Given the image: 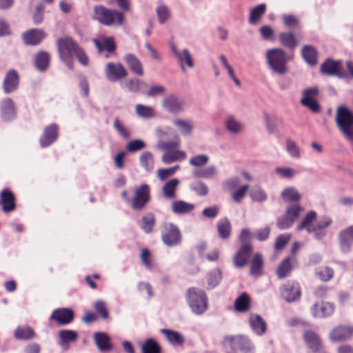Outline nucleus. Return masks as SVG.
<instances>
[{"mask_svg":"<svg viewBox=\"0 0 353 353\" xmlns=\"http://www.w3.org/2000/svg\"><path fill=\"white\" fill-rule=\"evenodd\" d=\"M57 47L60 59L70 68H73V57H76L79 62L86 66L89 58L85 51L70 37L59 38L57 40Z\"/></svg>","mask_w":353,"mask_h":353,"instance_id":"f257e3e1","label":"nucleus"},{"mask_svg":"<svg viewBox=\"0 0 353 353\" xmlns=\"http://www.w3.org/2000/svg\"><path fill=\"white\" fill-rule=\"evenodd\" d=\"M336 125L343 137L353 143V112L343 105L336 110Z\"/></svg>","mask_w":353,"mask_h":353,"instance_id":"f03ea898","label":"nucleus"},{"mask_svg":"<svg viewBox=\"0 0 353 353\" xmlns=\"http://www.w3.org/2000/svg\"><path fill=\"white\" fill-rule=\"evenodd\" d=\"M269 68L279 75H284L288 72V62L290 58L285 51L279 48L269 49L265 54Z\"/></svg>","mask_w":353,"mask_h":353,"instance_id":"7ed1b4c3","label":"nucleus"},{"mask_svg":"<svg viewBox=\"0 0 353 353\" xmlns=\"http://www.w3.org/2000/svg\"><path fill=\"white\" fill-rule=\"evenodd\" d=\"M186 301L192 312L197 315L203 314L208 307V298L204 290L192 287L187 290Z\"/></svg>","mask_w":353,"mask_h":353,"instance_id":"20e7f679","label":"nucleus"},{"mask_svg":"<svg viewBox=\"0 0 353 353\" xmlns=\"http://www.w3.org/2000/svg\"><path fill=\"white\" fill-rule=\"evenodd\" d=\"M92 19L106 26H118L123 24L124 16L118 10H111L99 5L94 7Z\"/></svg>","mask_w":353,"mask_h":353,"instance_id":"39448f33","label":"nucleus"},{"mask_svg":"<svg viewBox=\"0 0 353 353\" xmlns=\"http://www.w3.org/2000/svg\"><path fill=\"white\" fill-rule=\"evenodd\" d=\"M163 243L168 247L179 245L182 241V234L179 228L172 223H165L161 232Z\"/></svg>","mask_w":353,"mask_h":353,"instance_id":"423d86ee","label":"nucleus"},{"mask_svg":"<svg viewBox=\"0 0 353 353\" xmlns=\"http://www.w3.org/2000/svg\"><path fill=\"white\" fill-rule=\"evenodd\" d=\"M223 345L234 352L240 350L243 353H252L254 350L252 342L242 336H226L223 341Z\"/></svg>","mask_w":353,"mask_h":353,"instance_id":"0eeeda50","label":"nucleus"},{"mask_svg":"<svg viewBox=\"0 0 353 353\" xmlns=\"http://www.w3.org/2000/svg\"><path fill=\"white\" fill-rule=\"evenodd\" d=\"M150 200V188L142 184L134 189L133 197L130 199L131 208L134 210H141Z\"/></svg>","mask_w":353,"mask_h":353,"instance_id":"6e6552de","label":"nucleus"},{"mask_svg":"<svg viewBox=\"0 0 353 353\" xmlns=\"http://www.w3.org/2000/svg\"><path fill=\"white\" fill-rule=\"evenodd\" d=\"M321 72L327 76L347 78L348 74L340 61L327 59L321 65Z\"/></svg>","mask_w":353,"mask_h":353,"instance_id":"1a4fd4ad","label":"nucleus"},{"mask_svg":"<svg viewBox=\"0 0 353 353\" xmlns=\"http://www.w3.org/2000/svg\"><path fill=\"white\" fill-rule=\"evenodd\" d=\"M104 72L108 81L116 82L125 78L128 72L121 63H108L104 68Z\"/></svg>","mask_w":353,"mask_h":353,"instance_id":"9d476101","label":"nucleus"},{"mask_svg":"<svg viewBox=\"0 0 353 353\" xmlns=\"http://www.w3.org/2000/svg\"><path fill=\"white\" fill-rule=\"evenodd\" d=\"M92 41L99 53L107 52L104 54L105 59H108L110 54H116L117 45L114 37L102 36L99 39H93Z\"/></svg>","mask_w":353,"mask_h":353,"instance_id":"9b49d317","label":"nucleus"},{"mask_svg":"<svg viewBox=\"0 0 353 353\" xmlns=\"http://www.w3.org/2000/svg\"><path fill=\"white\" fill-rule=\"evenodd\" d=\"M302 337L307 347L311 350V353L321 350L324 347L319 334L312 330H305Z\"/></svg>","mask_w":353,"mask_h":353,"instance_id":"f8f14e48","label":"nucleus"},{"mask_svg":"<svg viewBox=\"0 0 353 353\" xmlns=\"http://www.w3.org/2000/svg\"><path fill=\"white\" fill-rule=\"evenodd\" d=\"M303 97L301 100V103L308 108L313 112H319L321 110L320 105L314 99L319 94L318 88L315 87L307 88L303 91Z\"/></svg>","mask_w":353,"mask_h":353,"instance_id":"ddd939ff","label":"nucleus"},{"mask_svg":"<svg viewBox=\"0 0 353 353\" xmlns=\"http://www.w3.org/2000/svg\"><path fill=\"white\" fill-rule=\"evenodd\" d=\"M252 252L253 247L251 244L241 245L233 257L234 265L237 268H244L248 263Z\"/></svg>","mask_w":353,"mask_h":353,"instance_id":"4468645a","label":"nucleus"},{"mask_svg":"<svg viewBox=\"0 0 353 353\" xmlns=\"http://www.w3.org/2000/svg\"><path fill=\"white\" fill-rule=\"evenodd\" d=\"M282 297L288 302L298 300L301 295L300 285L298 282L292 281L284 284L281 290Z\"/></svg>","mask_w":353,"mask_h":353,"instance_id":"2eb2a0df","label":"nucleus"},{"mask_svg":"<svg viewBox=\"0 0 353 353\" xmlns=\"http://www.w3.org/2000/svg\"><path fill=\"white\" fill-rule=\"evenodd\" d=\"M0 207L5 213H9L15 210L17 208L16 197L10 190L5 188L1 191Z\"/></svg>","mask_w":353,"mask_h":353,"instance_id":"dca6fc26","label":"nucleus"},{"mask_svg":"<svg viewBox=\"0 0 353 353\" xmlns=\"http://www.w3.org/2000/svg\"><path fill=\"white\" fill-rule=\"evenodd\" d=\"M353 336V325H339L330 334V339L334 342L347 341Z\"/></svg>","mask_w":353,"mask_h":353,"instance_id":"f3484780","label":"nucleus"},{"mask_svg":"<svg viewBox=\"0 0 353 353\" xmlns=\"http://www.w3.org/2000/svg\"><path fill=\"white\" fill-rule=\"evenodd\" d=\"M58 137L59 126L55 123H52L45 128L43 134L40 137L39 144L41 148L48 147L56 141Z\"/></svg>","mask_w":353,"mask_h":353,"instance_id":"a211bd4d","label":"nucleus"},{"mask_svg":"<svg viewBox=\"0 0 353 353\" xmlns=\"http://www.w3.org/2000/svg\"><path fill=\"white\" fill-rule=\"evenodd\" d=\"M46 33L41 29H30L22 34V40L28 46H37L46 37Z\"/></svg>","mask_w":353,"mask_h":353,"instance_id":"6ab92c4d","label":"nucleus"},{"mask_svg":"<svg viewBox=\"0 0 353 353\" xmlns=\"http://www.w3.org/2000/svg\"><path fill=\"white\" fill-rule=\"evenodd\" d=\"M297 259L296 256H290L285 258L279 264L276 270V276L279 279L288 277L294 266L297 265Z\"/></svg>","mask_w":353,"mask_h":353,"instance_id":"aec40b11","label":"nucleus"},{"mask_svg":"<svg viewBox=\"0 0 353 353\" xmlns=\"http://www.w3.org/2000/svg\"><path fill=\"white\" fill-rule=\"evenodd\" d=\"M339 241L341 250L348 252L353 244V225L342 230L339 234Z\"/></svg>","mask_w":353,"mask_h":353,"instance_id":"412c9836","label":"nucleus"},{"mask_svg":"<svg viewBox=\"0 0 353 353\" xmlns=\"http://www.w3.org/2000/svg\"><path fill=\"white\" fill-rule=\"evenodd\" d=\"M162 106L168 112L176 114L183 110V101L176 96L168 95L163 99Z\"/></svg>","mask_w":353,"mask_h":353,"instance_id":"4be33fe9","label":"nucleus"},{"mask_svg":"<svg viewBox=\"0 0 353 353\" xmlns=\"http://www.w3.org/2000/svg\"><path fill=\"white\" fill-rule=\"evenodd\" d=\"M50 319L55 321L59 325H67L73 321L74 313L69 308L56 309L52 312Z\"/></svg>","mask_w":353,"mask_h":353,"instance_id":"5701e85b","label":"nucleus"},{"mask_svg":"<svg viewBox=\"0 0 353 353\" xmlns=\"http://www.w3.org/2000/svg\"><path fill=\"white\" fill-rule=\"evenodd\" d=\"M19 84V76L14 70H10L6 74L3 81V89L6 94L16 90Z\"/></svg>","mask_w":353,"mask_h":353,"instance_id":"b1692460","label":"nucleus"},{"mask_svg":"<svg viewBox=\"0 0 353 353\" xmlns=\"http://www.w3.org/2000/svg\"><path fill=\"white\" fill-rule=\"evenodd\" d=\"M170 48L178 59L181 69L185 70L184 65L186 64L189 68H192L194 65L193 59L190 51L188 49H184L182 52L178 51L174 43L170 44Z\"/></svg>","mask_w":353,"mask_h":353,"instance_id":"393cba45","label":"nucleus"},{"mask_svg":"<svg viewBox=\"0 0 353 353\" xmlns=\"http://www.w3.org/2000/svg\"><path fill=\"white\" fill-rule=\"evenodd\" d=\"M317 214L314 210L307 212L301 222L297 226V230L301 231L305 230L308 233H313L314 230L315 223L316 221Z\"/></svg>","mask_w":353,"mask_h":353,"instance_id":"a878e982","label":"nucleus"},{"mask_svg":"<svg viewBox=\"0 0 353 353\" xmlns=\"http://www.w3.org/2000/svg\"><path fill=\"white\" fill-rule=\"evenodd\" d=\"M0 114L2 119L5 121H10L15 117L14 103L10 98H6L1 101Z\"/></svg>","mask_w":353,"mask_h":353,"instance_id":"bb28decb","label":"nucleus"},{"mask_svg":"<svg viewBox=\"0 0 353 353\" xmlns=\"http://www.w3.org/2000/svg\"><path fill=\"white\" fill-rule=\"evenodd\" d=\"M123 60L132 72L140 77L143 75V65L137 57L128 53L124 56Z\"/></svg>","mask_w":353,"mask_h":353,"instance_id":"cd10ccee","label":"nucleus"},{"mask_svg":"<svg viewBox=\"0 0 353 353\" xmlns=\"http://www.w3.org/2000/svg\"><path fill=\"white\" fill-rule=\"evenodd\" d=\"M250 325L257 335H263L267 330V324L264 319L259 314H252L249 318Z\"/></svg>","mask_w":353,"mask_h":353,"instance_id":"c85d7f7f","label":"nucleus"},{"mask_svg":"<svg viewBox=\"0 0 353 353\" xmlns=\"http://www.w3.org/2000/svg\"><path fill=\"white\" fill-rule=\"evenodd\" d=\"M234 310L240 313H245L251 308V298L247 292H243L234 301Z\"/></svg>","mask_w":353,"mask_h":353,"instance_id":"c756f323","label":"nucleus"},{"mask_svg":"<svg viewBox=\"0 0 353 353\" xmlns=\"http://www.w3.org/2000/svg\"><path fill=\"white\" fill-rule=\"evenodd\" d=\"M334 307L333 304L325 302L323 303L321 306L314 304L312 307V312L314 317L323 318L327 317L333 314Z\"/></svg>","mask_w":353,"mask_h":353,"instance_id":"7c9ffc66","label":"nucleus"},{"mask_svg":"<svg viewBox=\"0 0 353 353\" xmlns=\"http://www.w3.org/2000/svg\"><path fill=\"white\" fill-rule=\"evenodd\" d=\"M332 223V219L330 216H323L315 223L314 236L317 239H322L326 235L325 230Z\"/></svg>","mask_w":353,"mask_h":353,"instance_id":"2f4dec72","label":"nucleus"},{"mask_svg":"<svg viewBox=\"0 0 353 353\" xmlns=\"http://www.w3.org/2000/svg\"><path fill=\"white\" fill-rule=\"evenodd\" d=\"M332 223V219L330 216H323L315 223L314 236L317 239H322L326 235L325 230Z\"/></svg>","mask_w":353,"mask_h":353,"instance_id":"473e14b6","label":"nucleus"},{"mask_svg":"<svg viewBox=\"0 0 353 353\" xmlns=\"http://www.w3.org/2000/svg\"><path fill=\"white\" fill-rule=\"evenodd\" d=\"M195 208L192 203L182 200L174 201L171 205L172 212L177 214H185L192 212Z\"/></svg>","mask_w":353,"mask_h":353,"instance_id":"72a5a7b5","label":"nucleus"},{"mask_svg":"<svg viewBox=\"0 0 353 353\" xmlns=\"http://www.w3.org/2000/svg\"><path fill=\"white\" fill-rule=\"evenodd\" d=\"M301 56L304 61L310 65H315L317 63L318 52L312 46L305 45L301 50Z\"/></svg>","mask_w":353,"mask_h":353,"instance_id":"f704fd0d","label":"nucleus"},{"mask_svg":"<svg viewBox=\"0 0 353 353\" xmlns=\"http://www.w3.org/2000/svg\"><path fill=\"white\" fill-rule=\"evenodd\" d=\"M279 39L282 46L290 50H294L299 43L292 32H282L279 35Z\"/></svg>","mask_w":353,"mask_h":353,"instance_id":"c9c22d12","label":"nucleus"},{"mask_svg":"<svg viewBox=\"0 0 353 353\" xmlns=\"http://www.w3.org/2000/svg\"><path fill=\"white\" fill-rule=\"evenodd\" d=\"M94 341L99 350L102 352L110 351L112 346L108 335L104 332H97L94 334Z\"/></svg>","mask_w":353,"mask_h":353,"instance_id":"e433bc0d","label":"nucleus"},{"mask_svg":"<svg viewBox=\"0 0 353 353\" xmlns=\"http://www.w3.org/2000/svg\"><path fill=\"white\" fill-rule=\"evenodd\" d=\"M179 184L177 179H172L168 181L162 188L163 196L166 199H173L176 196V190Z\"/></svg>","mask_w":353,"mask_h":353,"instance_id":"4c0bfd02","label":"nucleus"},{"mask_svg":"<svg viewBox=\"0 0 353 353\" xmlns=\"http://www.w3.org/2000/svg\"><path fill=\"white\" fill-rule=\"evenodd\" d=\"M187 154L183 151L179 150H170L165 151L163 157L162 161L165 164H170L173 162L183 160L186 158Z\"/></svg>","mask_w":353,"mask_h":353,"instance_id":"58836bf2","label":"nucleus"},{"mask_svg":"<svg viewBox=\"0 0 353 353\" xmlns=\"http://www.w3.org/2000/svg\"><path fill=\"white\" fill-rule=\"evenodd\" d=\"M36 334L29 326H19L14 332V336L17 340H30L35 337Z\"/></svg>","mask_w":353,"mask_h":353,"instance_id":"ea45409f","label":"nucleus"},{"mask_svg":"<svg viewBox=\"0 0 353 353\" xmlns=\"http://www.w3.org/2000/svg\"><path fill=\"white\" fill-rule=\"evenodd\" d=\"M50 55L46 51L38 52L34 57L36 68L40 71H45L49 65Z\"/></svg>","mask_w":353,"mask_h":353,"instance_id":"a19ab883","label":"nucleus"},{"mask_svg":"<svg viewBox=\"0 0 353 353\" xmlns=\"http://www.w3.org/2000/svg\"><path fill=\"white\" fill-rule=\"evenodd\" d=\"M216 228L219 235L222 239H228L230 238L232 232V225L227 218L220 219L216 224Z\"/></svg>","mask_w":353,"mask_h":353,"instance_id":"79ce46f5","label":"nucleus"},{"mask_svg":"<svg viewBox=\"0 0 353 353\" xmlns=\"http://www.w3.org/2000/svg\"><path fill=\"white\" fill-rule=\"evenodd\" d=\"M59 342L61 347H65L69 343L74 342L78 337L77 332L70 330H62L59 332Z\"/></svg>","mask_w":353,"mask_h":353,"instance_id":"37998d69","label":"nucleus"},{"mask_svg":"<svg viewBox=\"0 0 353 353\" xmlns=\"http://www.w3.org/2000/svg\"><path fill=\"white\" fill-rule=\"evenodd\" d=\"M263 260L260 253H256L251 261L250 275L259 276L262 273Z\"/></svg>","mask_w":353,"mask_h":353,"instance_id":"c03bdc74","label":"nucleus"},{"mask_svg":"<svg viewBox=\"0 0 353 353\" xmlns=\"http://www.w3.org/2000/svg\"><path fill=\"white\" fill-rule=\"evenodd\" d=\"M156 219L154 214L149 212L142 216L141 228L145 233L150 234L153 231Z\"/></svg>","mask_w":353,"mask_h":353,"instance_id":"a18cd8bd","label":"nucleus"},{"mask_svg":"<svg viewBox=\"0 0 353 353\" xmlns=\"http://www.w3.org/2000/svg\"><path fill=\"white\" fill-rule=\"evenodd\" d=\"M265 10L266 5L265 3H261L252 8L249 15V23L250 24L258 23L263 15L265 14Z\"/></svg>","mask_w":353,"mask_h":353,"instance_id":"49530a36","label":"nucleus"},{"mask_svg":"<svg viewBox=\"0 0 353 353\" xmlns=\"http://www.w3.org/2000/svg\"><path fill=\"white\" fill-rule=\"evenodd\" d=\"M281 195L285 202H298L302 197L298 190L293 187L285 188Z\"/></svg>","mask_w":353,"mask_h":353,"instance_id":"de8ad7c7","label":"nucleus"},{"mask_svg":"<svg viewBox=\"0 0 353 353\" xmlns=\"http://www.w3.org/2000/svg\"><path fill=\"white\" fill-rule=\"evenodd\" d=\"M161 332L163 334L168 341L173 345H181L184 342V338L177 332L168 329H162Z\"/></svg>","mask_w":353,"mask_h":353,"instance_id":"09e8293b","label":"nucleus"},{"mask_svg":"<svg viewBox=\"0 0 353 353\" xmlns=\"http://www.w3.org/2000/svg\"><path fill=\"white\" fill-rule=\"evenodd\" d=\"M140 164L146 171L150 172L154 168L153 154L148 151L143 152L139 157Z\"/></svg>","mask_w":353,"mask_h":353,"instance_id":"8fccbe9b","label":"nucleus"},{"mask_svg":"<svg viewBox=\"0 0 353 353\" xmlns=\"http://www.w3.org/2000/svg\"><path fill=\"white\" fill-rule=\"evenodd\" d=\"M315 275L321 281L327 282L332 279V278L334 277V270L329 266H325L323 268L316 269L315 272Z\"/></svg>","mask_w":353,"mask_h":353,"instance_id":"3c124183","label":"nucleus"},{"mask_svg":"<svg viewBox=\"0 0 353 353\" xmlns=\"http://www.w3.org/2000/svg\"><path fill=\"white\" fill-rule=\"evenodd\" d=\"M135 112L137 115L142 118H152L154 117V109L151 106L142 104H137L135 107Z\"/></svg>","mask_w":353,"mask_h":353,"instance_id":"603ef678","label":"nucleus"},{"mask_svg":"<svg viewBox=\"0 0 353 353\" xmlns=\"http://www.w3.org/2000/svg\"><path fill=\"white\" fill-rule=\"evenodd\" d=\"M174 124L179 128L183 135H190L192 133L193 126L190 121L181 119H176Z\"/></svg>","mask_w":353,"mask_h":353,"instance_id":"864d4df0","label":"nucleus"},{"mask_svg":"<svg viewBox=\"0 0 353 353\" xmlns=\"http://www.w3.org/2000/svg\"><path fill=\"white\" fill-rule=\"evenodd\" d=\"M303 211V208L299 204H294L289 205L285 210V215L294 222L299 216L300 214Z\"/></svg>","mask_w":353,"mask_h":353,"instance_id":"5fc2aeb1","label":"nucleus"},{"mask_svg":"<svg viewBox=\"0 0 353 353\" xmlns=\"http://www.w3.org/2000/svg\"><path fill=\"white\" fill-rule=\"evenodd\" d=\"M142 353H161V348L152 339H147L142 345Z\"/></svg>","mask_w":353,"mask_h":353,"instance_id":"6e6d98bb","label":"nucleus"},{"mask_svg":"<svg viewBox=\"0 0 353 353\" xmlns=\"http://www.w3.org/2000/svg\"><path fill=\"white\" fill-rule=\"evenodd\" d=\"M283 24L285 27L290 29H296L299 27V19L292 14H285L282 17Z\"/></svg>","mask_w":353,"mask_h":353,"instance_id":"4d7b16f0","label":"nucleus"},{"mask_svg":"<svg viewBox=\"0 0 353 353\" xmlns=\"http://www.w3.org/2000/svg\"><path fill=\"white\" fill-rule=\"evenodd\" d=\"M179 168L180 166L176 165L169 168L159 169L157 172V176L159 180L164 181L170 176H172Z\"/></svg>","mask_w":353,"mask_h":353,"instance_id":"13d9d810","label":"nucleus"},{"mask_svg":"<svg viewBox=\"0 0 353 353\" xmlns=\"http://www.w3.org/2000/svg\"><path fill=\"white\" fill-rule=\"evenodd\" d=\"M145 142L141 139H134L127 143L126 149L130 152H135L145 148Z\"/></svg>","mask_w":353,"mask_h":353,"instance_id":"bf43d9fd","label":"nucleus"},{"mask_svg":"<svg viewBox=\"0 0 353 353\" xmlns=\"http://www.w3.org/2000/svg\"><path fill=\"white\" fill-rule=\"evenodd\" d=\"M286 150L294 158H299L301 157L298 145L291 139H286Z\"/></svg>","mask_w":353,"mask_h":353,"instance_id":"052dcab7","label":"nucleus"},{"mask_svg":"<svg viewBox=\"0 0 353 353\" xmlns=\"http://www.w3.org/2000/svg\"><path fill=\"white\" fill-rule=\"evenodd\" d=\"M208 161L209 157L207 154H199L190 159V164L194 167H201L207 164Z\"/></svg>","mask_w":353,"mask_h":353,"instance_id":"680f3d73","label":"nucleus"},{"mask_svg":"<svg viewBox=\"0 0 353 353\" xmlns=\"http://www.w3.org/2000/svg\"><path fill=\"white\" fill-rule=\"evenodd\" d=\"M216 173V168L214 165H211L198 171L195 174L199 177L208 179L215 176Z\"/></svg>","mask_w":353,"mask_h":353,"instance_id":"e2e57ef3","label":"nucleus"},{"mask_svg":"<svg viewBox=\"0 0 353 353\" xmlns=\"http://www.w3.org/2000/svg\"><path fill=\"white\" fill-rule=\"evenodd\" d=\"M94 308L98 314L103 319H106L108 318L109 312L106 308V305L104 301H97L94 305Z\"/></svg>","mask_w":353,"mask_h":353,"instance_id":"0e129e2a","label":"nucleus"},{"mask_svg":"<svg viewBox=\"0 0 353 353\" xmlns=\"http://www.w3.org/2000/svg\"><path fill=\"white\" fill-rule=\"evenodd\" d=\"M114 128L119 133V134L125 139L130 137V133L128 130L120 122L118 118L114 121Z\"/></svg>","mask_w":353,"mask_h":353,"instance_id":"69168bd1","label":"nucleus"},{"mask_svg":"<svg viewBox=\"0 0 353 353\" xmlns=\"http://www.w3.org/2000/svg\"><path fill=\"white\" fill-rule=\"evenodd\" d=\"M140 258H141V261L142 263L147 268L150 269L152 268L151 253L148 249L144 248L141 250Z\"/></svg>","mask_w":353,"mask_h":353,"instance_id":"338daca9","label":"nucleus"},{"mask_svg":"<svg viewBox=\"0 0 353 353\" xmlns=\"http://www.w3.org/2000/svg\"><path fill=\"white\" fill-rule=\"evenodd\" d=\"M290 235L281 234L279 235L274 243V249L276 250H282L285 245L290 241Z\"/></svg>","mask_w":353,"mask_h":353,"instance_id":"774afa93","label":"nucleus"}]
</instances>
